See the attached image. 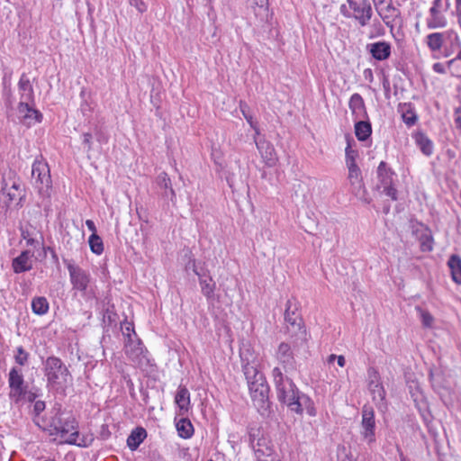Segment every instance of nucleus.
I'll list each match as a JSON object with an SVG mask.
<instances>
[{"label": "nucleus", "mask_w": 461, "mask_h": 461, "mask_svg": "<svg viewBox=\"0 0 461 461\" xmlns=\"http://www.w3.org/2000/svg\"><path fill=\"white\" fill-rule=\"evenodd\" d=\"M348 106L356 119L363 118L366 114L364 100L359 94L356 93L351 95Z\"/></svg>", "instance_id": "c85d7f7f"}, {"label": "nucleus", "mask_w": 461, "mask_h": 461, "mask_svg": "<svg viewBox=\"0 0 461 461\" xmlns=\"http://www.w3.org/2000/svg\"><path fill=\"white\" fill-rule=\"evenodd\" d=\"M393 172L387 167L386 163L380 162L377 168L378 188L383 189V193L392 200H397V190L393 186Z\"/></svg>", "instance_id": "f8f14e48"}, {"label": "nucleus", "mask_w": 461, "mask_h": 461, "mask_svg": "<svg viewBox=\"0 0 461 461\" xmlns=\"http://www.w3.org/2000/svg\"><path fill=\"white\" fill-rule=\"evenodd\" d=\"M255 454L258 461H278L273 455L272 449L266 447V451L262 448L255 449Z\"/></svg>", "instance_id": "ea45409f"}, {"label": "nucleus", "mask_w": 461, "mask_h": 461, "mask_svg": "<svg viewBox=\"0 0 461 461\" xmlns=\"http://www.w3.org/2000/svg\"><path fill=\"white\" fill-rule=\"evenodd\" d=\"M9 398L12 402L20 403L25 400L30 402L35 399L34 393L28 392L22 371L13 367L8 375Z\"/></svg>", "instance_id": "0eeeda50"}, {"label": "nucleus", "mask_w": 461, "mask_h": 461, "mask_svg": "<svg viewBox=\"0 0 461 461\" xmlns=\"http://www.w3.org/2000/svg\"><path fill=\"white\" fill-rule=\"evenodd\" d=\"M50 434L59 436L61 440L68 444L83 446L79 442L77 423L74 417L57 411L48 424Z\"/></svg>", "instance_id": "f03ea898"}, {"label": "nucleus", "mask_w": 461, "mask_h": 461, "mask_svg": "<svg viewBox=\"0 0 461 461\" xmlns=\"http://www.w3.org/2000/svg\"><path fill=\"white\" fill-rule=\"evenodd\" d=\"M92 135L90 133H84L82 136V142L87 146L88 149H91Z\"/></svg>", "instance_id": "603ef678"}, {"label": "nucleus", "mask_w": 461, "mask_h": 461, "mask_svg": "<svg viewBox=\"0 0 461 461\" xmlns=\"http://www.w3.org/2000/svg\"><path fill=\"white\" fill-rule=\"evenodd\" d=\"M362 435L364 438L370 444L373 443L375 438V412L370 405H364L362 408Z\"/></svg>", "instance_id": "dca6fc26"}, {"label": "nucleus", "mask_w": 461, "mask_h": 461, "mask_svg": "<svg viewBox=\"0 0 461 461\" xmlns=\"http://www.w3.org/2000/svg\"><path fill=\"white\" fill-rule=\"evenodd\" d=\"M413 138L416 145L425 156L429 157L432 155L434 145L432 140L425 133L417 132Z\"/></svg>", "instance_id": "c756f323"}, {"label": "nucleus", "mask_w": 461, "mask_h": 461, "mask_svg": "<svg viewBox=\"0 0 461 461\" xmlns=\"http://www.w3.org/2000/svg\"><path fill=\"white\" fill-rule=\"evenodd\" d=\"M339 450L343 453V456L341 454H339V461H353L348 456L345 447H342Z\"/></svg>", "instance_id": "6e6d98bb"}, {"label": "nucleus", "mask_w": 461, "mask_h": 461, "mask_svg": "<svg viewBox=\"0 0 461 461\" xmlns=\"http://www.w3.org/2000/svg\"><path fill=\"white\" fill-rule=\"evenodd\" d=\"M424 42L428 49L432 53H440L443 57L447 58L452 55L455 44L459 45V38L454 35L449 31L438 32L429 33Z\"/></svg>", "instance_id": "20e7f679"}, {"label": "nucleus", "mask_w": 461, "mask_h": 461, "mask_svg": "<svg viewBox=\"0 0 461 461\" xmlns=\"http://www.w3.org/2000/svg\"><path fill=\"white\" fill-rule=\"evenodd\" d=\"M247 108H248V105H247L246 104H244V103H242V102H241V103H240V110H241L242 114L244 115L245 119H246V120H247V122L249 123V125H250L252 128H254V129H255V131H256V134H257V135H259V131H258V129L254 125V122H253V118H252V116H251V115H249V114H247V113H246Z\"/></svg>", "instance_id": "49530a36"}, {"label": "nucleus", "mask_w": 461, "mask_h": 461, "mask_svg": "<svg viewBox=\"0 0 461 461\" xmlns=\"http://www.w3.org/2000/svg\"><path fill=\"white\" fill-rule=\"evenodd\" d=\"M298 402L301 405L302 412L303 411V407H304L306 410V412L310 416L316 415V410L314 408L313 402L309 396H307L305 394H301Z\"/></svg>", "instance_id": "58836bf2"}, {"label": "nucleus", "mask_w": 461, "mask_h": 461, "mask_svg": "<svg viewBox=\"0 0 461 461\" xmlns=\"http://www.w3.org/2000/svg\"><path fill=\"white\" fill-rule=\"evenodd\" d=\"M276 357L284 366H292L294 364V354L291 346L285 342L279 344Z\"/></svg>", "instance_id": "a878e982"}, {"label": "nucleus", "mask_w": 461, "mask_h": 461, "mask_svg": "<svg viewBox=\"0 0 461 461\" xmlns=\"http://www.w3.org/2000/svg\"><path fill=\"white\" fill-rule=\"evenodd\" d=\"M420 248L422 251L433 249V238L429 232H425L420 236Z\"/></svg>", "instance_id": "79ce46f5"}, {"label": "nucleus", "mask_w": 461, "mask_h": 461, "mask_svg": "<svg viewBox=\"0 0 461 461\" xmlns=\"http://www.w3.org/2000/svg\"><path fill=\"white\" fill-rule=\"evenodd\" d=\"M336 357H337V356H336V355H334V354L330 355V356H329V357H328V359H327L328 363H329V364L333 363L335 360H337V358H336Z\"/></svg>", "instance_id": "e2e57ef3"}, {"label": "nucleus", "mask_w": 461, "mask_h": 461, "mask_svg": "<svg viewBox=\"0 0 461 461\" xmlns=\"http://www.w3.org/2000/svg\"><path fill=\"white\" fill-rule=\"evenodd\" d=\"M175 402L179 408L180 414L188 411L190 407V393L185 386H179L175 396Z\"/></svg>", "instance_id": "bb28decb"}, {"label": "nucleus", "mask_w": 461, "mask_h": 461, "mask_svg": "<svg viewBox=\"0 0 461 461\" xmlns=\"http://www.w3.org/2000/svg\"><path fill=\"white\" fill-rule=\"evenodd\" d=\"M340 14L346 18L355 19L362 27L370 22L373 10L368 0H349L340 5Z\"/></svg>", "instance_id": "39448f33"}, {"label": "nucleus", "mask_w": 461, "mask_h": 461, "mask_svg": "<svg viewBox=\"0 0 461 461\" xmlns=\"http://www.w3.org/2000/svg\"><path fill=\"white\" fill-rule=\"evenodd\" d=\"M86 225L87 229L92 231V233H96V228L92 220H86Z\"/></svg>", "instance_id": "4d7b16f0"}, {"label": "nucleus", "mask_w": 461, "mask_h": 461, "mask_svg": "<svg viewBox=\"0 0 461 461\" xmlns=\"http://www.w3.org/2000/svg\"><path fill=\"white\" fill-rule=\"evenodd\" d=\"M272 375L278 400L285 403L292 411L301 414V405L298 402L301 395L294 383L287 376H285L278 367L273 369Z\"/></svg>", "instance_id": "7ed1b4c3"}, {"label": "nucleus", "mask_w": 461, "mask_h": 461, "mask_svg": "<svg viewBox=\"0 0 461 461\" xmlns=\"http://www.w3.org/2000/svg\"><path fill=\"white\" fill-rule=\"evenodd\" d=\"M401 460H402V461H406V458L403 456V455H402V454H401Z\"/></svg>", "instance_id": "0e129e2a"}, {"label": "nucleus", "mask_w": 461, "mask_h": 461, "mask_svg": "<svg viewBox=\"0 0 461 461\" xmlns=\"http://www.w3.org/2000/svg\"><path fill=\"white\" fill-rule=\"evenodd\" d=\"M33 106L34 102H19L16 113L20 122L31 126L41 122L42 114Z\"/></svg>", "instance_id": "2eb2a0df"}, {"label": "nucleus", "mask_w": 461, "mask_h": 461, "mask_svg": "<svg viewBox=\"0 0 461 461\" xmlns=\"http://www.w3.org/2000/svg\"><path fill=\"white\" fill-rule=\"evenodd\" d=\"M22 238L26 241L27 246L32 247L35 250L40 249L41 251L38 254L40 258H45L47 251H51L53 256L56 257L55 252L50 248L45 247L43 244V238L40 235V240L33 236V233L28 229L22 230Z\"/></svg>", "instance_id": "412c9836"}, {"label": "nucleus", "mask_w": 461, "mask_h": 461, "mask_svg": "<svg viewBox=\"0 0 461 461\" xmlns=\"http://www.w3.org/2000/svg\"><path fill=\"white\" fill-rule=\"evenodd\" d=\"M29 354L23 349V347L16 348V354L14 356L15 362L20 366H23L27 363Z\"/></svg>", "instance_id": "a18cd8bd"}, {"label": "nucleus", "mask_w": 461, "mask_h": 461, "mask_svg": "<svg viewBox=\"0 0 461 461\" xmlns=\"http://www.w3.org/2000/svg\"><path fill=\"white\" fill-rule=\"evenodd\" d=\"M346 164L347 167H355L357 166L356 163V158L357 157V152L352 149L350 141L348 140V145L346 147Z\"/></svg>", "instance_id": "a19ab883"}, {"label": "nucleus", "mask_w": 461, "mask_h": 461, "mask_svg": "<svg viewBox=\"0 0 461 461\" xmlns=\"http://www.w3.org/2000/svg\"><path fill=\"white\" fill-rule=\"evenodd\" d=\"M337 363L340 367H343L346 364V359L343 356H337Z\"/></svg>", "instance_id": "bf43d9fd"}, {"label": "nucleus", "mask_w": 461, "mask_h": 461, "mask_svg": "<svg viewBox=\"0 0 461 461\" xmlns=\"http://www.w3.org/2000/svg\"><path fill=\"white\" fill-rule=\"evenodd\" d=\"M20 102H34V92L29 77L23 74L18 82Z\"/></svg>", "instance_id": "b1692460"}, {"label": "nucleus", "mask_w": 461, "mask_h": 461, "mask_svg": "<svg viewBox=\"0 0 461 461\" xmlns=\"http://www.w3.org/2000/svg\"><path fill=\"white\" fill-rule=\"evenodd\" d=\"M129 333L131 335V337H132L133 339H136V338H137V335H136V333H135V331H134V330H133V328H132L131 324H130V323H128V324L125 326V330H124V331H123V335H125V336H127V337H128V334H129Z\"/></svg>", "instance_id": "864d4df0"}, {"label": "nucleus", "mask_w": 461, "mask_h": 461, "mask_svg": "<svg viewBox=\"0 0 461 461\" xmlns=\"http://www.w3.org/2000/svg\"><path fill=\"white\" fill-rule=\"evenodd\" d=\"M456 128L461 129V107H457L454 113Z\"/></svg>", "instance_id": "3c124183"}, {"label": "nucleus", "mask_w": 461, "mask_h": 461, "mask_svg": "<svg viewBox=\"0 0 461 461\" xmlns=\"http://www.w3.org/2000/svg\"><path fill=\"white\" fill-rule=\"evenodd\" d=\"M416 311L420 314L422 324L425 327H431L433 321H434L432 315L428 311H425V310L421 309L420 307H416Z\"/></svg>", "instance_id": "c03bdc74"}, {"label": "nucleus", "mask_w": 461, "mask_h": 461, "mask_svg": "<svg viewBox=\"0 0 461 461\" xmlns=\"http://www.w3.org/2000/svg\"><path fill=\"white\" fill-rule=\"evenodd\" d=\"M372 133V127L370 122L366 121H359L355 124V134L358 140L364 141L370 137Z\"/></svg>", "instance_id": "f704fd0d"}, {"label": "nucleus", "mask_w": 461, "mask_h": 461, "mask_svg": "<svg viewBox=\"0 0 461 461\" xmlns=\"http://www.w3.org/2000/svg\"><path fill=\"white\" fill-rule=\"evenodd\" d=\"M124 352L137 366H143L148 362L146 350L143 348L140 340L138 338L133 339L130 333L128 334V339L125 341Z\"/></svg>", "instance_id": "4468645a"}, {"label": "nucleus", "mask_w": 461, "mask_h": 461, "mask_svg": "<svg viewBox=\"0 0 461 461\" xmlns=\"http://www.w3.org/2000/svg\"><path fill=\"white\" fill-rule=\"evenodd\" d=\"M247 5L257 18L263 19L267 16L268 0H247Z\"/></svg>", "instance_id": "7c9ffc66"}, {"label": "nucleus", "mask_w": 461, "mask_h": 461, "mask_svg": "<svg viewBox=\"0 0 461 461\" xmlns=\"http://www.w3.org/2000/svg\"><path fill=\"white\" fill-rule=\"evenodd\" d=\"M131 5L134 6L140 13L147 11V5L142 0H130Z\"/></svg>", "instance_id": "09e8293b"}, {"label": "nucleus", "mask_w": 461, "mask_h": 461, "mask_svg": "<svg viewBox=\"0 0 461 461\" xmlns=\"http://www.w3.org/2000/svg\"><path fill=\"white\" fill-rule=\"evenodd\" d=\"M157 185L163 190L162 195L169 198L172 202L176 200V193L172 187L171 180L165 172L160 173L156 178Z\"/></svg>", "instance_id": "393cba45"}, {"label": "nucleus", "mask_w": 461, "mask_h": 461, "mask_svg": "<svg viewBox=\"0 0 461 461\" xmlns=\"http://www.w3.org/2000/svg\"><path fill=\"white\" fill-rule=\"evenodd\" d=\"M43 373L47 387L59 393H64L72 383L68 366L57 357L51 356L43 362Z\"/></svg>", "instance_id": "f257e3e1"}, {"label": "nucleus", "mask_w": 461, "mask_h": 461, "mask_svg": "<svg viewBox=\"0 0 461 461\" xmlns=\"http://www.w3.org/2000/svg\"><path fill=\"white\" fill-rule=\"evenodd\" d=\"M226 179H227V182H228V184H229L230 187H233V185H234V182H235V181H234V176H233V175H231V176H230H230H226Z\"/></svg>", "instance_id": "052dcab7"}, {"label": "nucleus", "mask_w": 461, "mask_h": 461, "mask_svg": "<svg viewBox=\"0 0 461 461\" xmlns=\"http://www.w3.org/2000/svg\"><path fill=\"white\" fill-rule=\"evenodd\" d=\"M450 8V0H434L425 19L429 30L443 29L447 25V13Z\"/></svg>", "instance_id": "6e6552de"}, {"label": "nucleus", "mask_w": 461, "mask_h": 461, "mask_svg": "<svg viewBox=\"0 0 461 461\" xmlns=\"http://www.w3.org/2000/svg\"><path fill=\"white\" fill-rule=\"evenodd\" d=\"M384 28L379 21H374L370 26L369 38L381 37L384 34Z\"/></svg>", "instance_id": "37998d69"}, {"label": "nucleus", "mask_w": 461, "mask_h": 461, "mask_svg": "<svg viewBox=\"0 0 461 461\" xmlns=\"http://www.w3.org/2000/svg\"><path fill=\"white\" fill-rule=\"evenodd\" d=\"M32 185L42 197H49L51 189V177L48 163L41 157L32 166Z\"/></svg>", "instance_id": "423d86ee"}, {"label": "nucleus", "mask_w": 461, "mask_h": 461, "mask_svg": "<svg viewBox=\"0 0 461 461\" xmlns=\"http://www.w3.org/2000/svg\"><path fill=\"white\" fill-rule=\"evenodd\" d=\"M249 393L254 405L259 411H266L269 406L268 393L269 388L266 379H260L256 382H251L249 387Z\"/></svg>", "instance_id": "9b49d317"}, {"label": "nucleus", "mask_w": 461, "mask_h": 461, "mask_svg": "<svg viewBox=\"0 0 461 461\" xmlns=\"http://www.w3.org/2000/svg\"><path fill=\"white\" fill-rule=\"evenodd\" d=\"M433 70L436 72V73H438V74H445L446 73V69H445V67L443 64L441 63H435L433 64V67H432Z\"/></svg>", "instance_id": "5fc2aeb1"}, {"label": "nucleus", "mask_w": 461, "mask_h": 461, "mask_svg": "<svg viewBox=\"0 0 461 461\" xmlns=\"http://www.w3.org/2000/svg\"><path fill=\"white\" fill-rule=\"evenodd\" d=\"M34 252L25 249L12 261V268L14 273L21 274L30 271L33 267Z\"/></svg>", "instance_id": "6ab92c4d"}, {"label": "nucleus", "mask_w": 461, "mask_h": 461, "mask_svg": "<svg viewBox=\"0 0 461 461\" xmlns=\"http://www.w3.org/2000/svg\"><path fill=\"white\" fill-rule=\"evenodd\" d=\"M371 56L378 61H384L391 56V44L386 41H377L367 45Z\"/></svg>", "instance_id": "5701e85b"}, {"label": "nucleus", "mask_w": 461, "mask_h": 461, "mask_svg": "<svg viewBox=\"0 0 461 461\" xmlns=\"http://www.w3.org/2000/svg\"><path fill=\"white\" fill-rule=\"evenodd\" d=\"M368 390L376 405H380L384 402L385 390L382 384L380 375L375 370L368 371Z\"/></svg>", "instance_id": "f3484780"}, {"label": "nucleus", "mask_w": 461, "mask_h": 461, "mask_svg": "<svg viewBox=\"0 0 461 461\" xmlns=\"http://www.w3.org/2000/svg\"><path fill=\"white\" fill-rule=\"evenodd\" d=\"M243 372L248 382V386L251 385V382L265 379L263 374L259 372L257 366L252 363H246L243 366Z\"/></svg>", "instance_id": "72a5a7b5"}, {"label": "nucleus", "mask_w": 461, "mask_h": 461, "mask_svg": "<svg viewBox=\"0 0 461 461\" xmlns=\"http://www.w3.org/2000/svg\"><path fill=\"white\" fill-rule=\"evenodd\" d=\"M290 304L291 303L288 301L285 312L287 332L292 337H295L294 345H306L308 340L306 329L303 326L302 318L294 312L290 311Z\"/></svg>", "instance_id": "1a4fd4ad"}, {"label": "nucleus", "mask_w": 461, "mask_h": 461, "mask_svg": "<svg viewBox=\"0 0 461 461\" xmlns=\"http://www.w3.org/2000/svg\"><path fill=\"white\" fill-rule=\"evenodd\" d=\"M24 196L22 185L18 180H10V183L3 179L2 188L0 192V202L3 203V207H9L11 203H19Z\"/></svg>", "instance_id": "9d476101"}, {"label": "nucleus", "mask_w": 461, "mask_h": 461, "mask_svg": "<svg viewBox=\"0 0 461 461\" xmlns=\"http://www.w3.org/2000/svg\"><path fill=\"white\" fill-rule=\"evenodd\" d=\"M375 10L385 25L393 29L395 20L400 17L401 13L399 9L390 2L384 5L377 6Z\"/></svg>", "instance_id": "4be33fe9"}, {"label": "nucleus", "mask_w": 461, "mask_h": 461, "mask_svg": "<svg viewBox=\"0 0 461 461\" xmlns=\"http://www.w3.org/2000/svg\"><path fill=\"white\" fill-rule=\"evenodd\" d=\"M176 429L178 435L183 438H189L194 433L193 425L187 419H181L176 423Z\"/></svg>", "instance_id": "c9c22d12"}, {"label": "nucleus", "mask_w": 461, "mask_h": 461, "mask_svg": "<svg viewBox=\"0 0 461 461\" xmlns=\"http://www.w3.org/2000/svg\"><path fill=\"white\" fill-rule=\"evenodd\" d=\"M67 267L73 289L86 294L91 280L89 273L82 269L80 267L71 263L68 264Z\"/></svg>", "instance_id": "ddd939ff"}, {"label": "nucleus", "mask_w": 461, "mask_h": 461, "mask_svg": "<svg viewBox=\"0 0 461 461\" xmlns=\"http://www.w3.org/2000/svg\"><path fill=\"white\" fill-rule=\"evenodd\" d=\"M348 181L352 186V192L355 193L356 195L360 194V192L363 190V183L361 171L357 166L348 167Z\"/></svg>", "instance_id": "cd10ccee"}, {"label": "nucleus", "mask_w": 461, "mask_h": 461, "mask_svg": "<svg viewBox=\"0 0 461 461\" xmlns=\"http://www.w3.org/2000/svg\"><path fill=\"white\" fill-rule=\"evenodd\" d=\"M193 270L198 276L201 293L208 301L212 300L216 289V284L209 274V271L204 270L203 272H199L195 267L194 262L193 263Z\"/></svg>", "instance_id": "a211bd4d"}, {"label": "nucleus", "mask_w": 461, "mask_h": 461, "mask_svg": "<svg viewBox=\"0 0 461 461\" xmlns=\"http://www.w3.org/2000/svg\"><path fill=\"white\" fill-rule=\"evenodd\" d=\"M146 437V430L143 428H137L129 435L127 438V446L130 449L135 450L143 442Z\"/></svg>", "instance_id": "2f4dec72"}, {"label": "nucleus", "mask_w": 461, "mask_h": 461, "mask_svg": "<svg viewBox=\"0 0 461 461\" xmlns=\"http://www.w3.org/2000/svg\"><path fill=\"white\" fill-rule=\"evenodd\" d=\"M32 309L35 314L43 315L49 311V303L45 297H36L32 302Z\"/></svg>", "instance_id": "e433bc0d"}, {"label": "nucleus", "mask_w": 461, "mask_h": 461, "mask_svg": "<svg viewBox=\"0 0 461 461\" xmlns=\"http://www.w3.org/2000/svg\"><path fill=\"white\" fill-rule=\"evenodd\" d=\"M402 120L408 126H412L417 121V116L413 112L408 111L402 114Z\"/></svg>", "instance_id": "de8ad7c7"}, {"label": "nucleus", "mask_w": 461, "mask_h": 461, "mask_svg": "<svg viewBox=\"0 0 461 461\" xmlns=\"http://www.w3.org/2000/svg\"><path fill=\"white\" fill-rule=\"evenodd\" d=\"M255 142L266 165L268 167H274L277 162V156L273 144L265 139H260L258 140H255Z\"/></svg>", "instance_id": "aec40b11"}, {"label": "nucleus", "mask_w": 461, "mask_h": 461, "mask_svg": "<svg viewBox=\"0 0 461 461\" xmlns=\"http://www.w3.org/2000/svg\"><path fill=\"white\" fill-rule=\"evenodd\" d=\"M90 249L96 255H101L104 252V243L102 239L96 234L92 233L88 240Z\"/></svg>", "instance_id": "4c0bfd02"}, {"label": "nucleus", "mask_w": 461, "mask_h": 461, "mask_svg": "<svg viewBox=\"0 0 461 461\" xmlns=\"http://www.w3.org/2000/svg\"><path fill=\"white\" fill-rule=\"evenodd\" d=\"M373 2H374V5H375V7L376 9L377 6L384 5L392 2V0H373Z\"/></svg>", "instance_id": "13d9d810"}, {"label": "nucleus", "mask_w": 461, "mask_h": 461, "mask_svg": "<svg viewBox=\"0 0 461 461\" xmlns=\"http://www.w3.org/2000/svg\"><path fill=\"white\" fill-rule=\"evenodd\" d=\"M457 59H461V50H459L457 57L456 59H452L447 62L448 66L452 65L454 62H456Z\"/></svg>", "instance_id": "680f3d73"}, {"label": "nucleus", "mask_w": 461, "mask_h": 461, "mask_svg": "<svg viewBox=\"0 0 461 461\" xmlns=\"http://www.w3.org/2000/svg\"><path fill=\"white\" fill-rule=\"evenodd\" d=\"M447 265L452 280L456 284L461 285V258L457 255H452L448 259Z\"/></svg>", "instance_id": "473e14b6"}, {"label": "nucleus", "mask_w": 461, "mask_h": 461, "mask_svg": "<svg viewBox=\"0 0 461 461\" xmlns=\"http://www.w3.org/2000/svg\"><path fill=\"white\" fill-rule=\"evenodd\" d=\"M45 409V402L42 401H37L33 404V412L36 416H39Z\"/></svg>", "instance_id": "8fccbe9b"}]
</instances>
